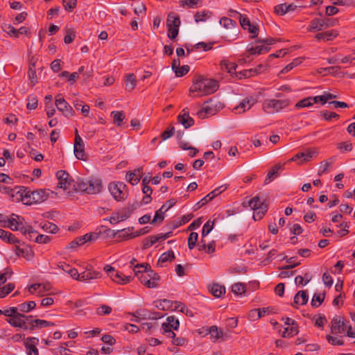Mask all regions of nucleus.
<instances>
[{
  "instance_id": "nucleus-1",
  "label": "nucleus",
  "mask_w": 355,
  "mask_h": 355,
  "mask_svg": "<svg viewBox=\"0 0 355 355\" xmlns=\"http://www.w3.org/2000/svg\"><path fill=\"white\" fill-rule=\"evenodd\" d=\"M73 187L76 191L85 192L88 194H96L101 191L102 182L98 178L78 179Z\"/></svg>"
},
{
  "instance_id": "nucleus-10",
  "label": "nucleus",
  "mask_w": 355,
  "mask_h": 355,
  "mask_svg": "<svg viewBox=\"0 0 355 355\" xmlns=\"http://www.w3.org/2000/svg\"><path fill=\"white\" fill-rule=\"evenodd\" d=\"M240 24L241 27L248 30L252 34L251 38H256L259 35V26L257 24H252L247 17L241 15Z\"/></svg>"
},
{
  "instance_id": "nucleus-40",
  "label": "nucleus",
  "mask_w": 355,
  "mask_h": 355,
  "mask_svg": "<svg viewBox=\"0 0 355 355\" xmlns=\"http://www.w3.org/2000/svg\"><path fill=\"white\" fill-rule=\"evenodd\" d=\"M11 230L12 231H20L23 234L26 235L28 233H37L35 230H33L32 226L26 225L25 222L23 223V225L12 227Z\"/></svg>"
},
{
  "instance_id": "nucleus-43",
  "label": "nucleus",
  "mask_w": 355,
  "mask_h": 355,
  "mask_svg": "<svg viewBox=\"0 0 355 355\" xmlns=\"http://www.w3.org/2000/svg\"><path fill=\"white\" fill-rule=\"evenodd\" d=\"M200 92V76H196L193 85L189 89V96L192 98H196L198 94L196 92Z\"/></svg>"
},
{
  "instance_id": "nucleus-13",
  "label": "nucleus",
  "mask_w": 355,
  "mask_h": 355,
  "mask_svg": "<svg viewBox=\"0 0 355 355\" xmlns=\"http://www.w3.org/2000/svg\"><path fill=\"white\" fill-rule=\"evenodd\" d=\"M177 119L178 123H181L184 128H189L194 124V120L189 116V110L187 107L182 110Z\"/></svg>"
},
{
  "instance_id": "nucleus-15",
  "label": "nucleus",
  "mask_w": 355,
  "mask_h": 355,
  "mask_svg": "<svg viewBox=\"0 0 355 355\" xmlns=\"http://www.w3.org/2000/svg\"><path fill=\"white\" fill-rule=\"evenodd\" d=\"M56 107L58 111L61 112L66 117L69 118L74 114L72 107L65 101V99H59Z\"/></svg>"
},
{
  "instance_id": "nucleus-48",
  "label": "nucleus",
  "mask_w": 355,
  "mask_h": 355,
  "mask_svg": "<svg viewBox=\"0 0 355 355\" xmlns=\"http://www.w3.org/2000/svg\"><path fill=\"white\" fill-rule=\"evenodd\" d=\"M325 294H314L311 302V304L313 307H318L324 300Z\"/></svg>"
},
{
  "instance_id": "nucleus-52",
  "label": "nucleus",
  "mask_w": 355,
  "mask_h": 355,
  "mask_svg": "<svg viewBox=\"0 0 355 355\" xmlns=\"http://www.w3.org/2000/svg\"><path fill=\"white\" fill-rule=\"evenodd\" d=\"M12 271L10 268H5L0 272V286L11 277Z\"/></svg>"
},
{
  "instance_id": "nucleus-11",
  "label": "nucleus",
  "mask_w": 355,
  "mask_h": 355,
  "mask_svg": "<svg viewBox=\"0 0 355 355\" xmlns=\"http://www.w3.org/2000/svg\"><path fill=\"white\" fill-rule=\"evenodd\" d=\"M39 339L36 337H28L24 341V345L27 355H39V351L37 348Z\"/></svg>"
},
{
  "instance_id": "nucleus-4",
  "label": "nucleus",
  "mask_w": 355,
  "mask_h": 355,
  "mask_svg": "<svg viewBox=\"0 0 355 355\" xmlns=\"http://www.w3.org/2000/svg\"><path fill=\"white\" fill-rule=\"evenodd\" d=\"M290 103L289 99H266L263 103V110L268 114H273L287 107Z\"/></svg>"
},
{
  "instance_id": "nucleus-14",
  "label": "nucleus",
  "mask_w": 355,
  "mask_h": 355,
  "mask_svg": "<svg viewBox=\"0 0 355 355\" xmlns=\"http://www.w3.org/2000/svg\"><path fill=\"white\" fill-rule=\"evenodd\" d=\"M136 268H143L144 270L143 272H145V273H147L148 277H149L150 282H154V284H156V287L158 285V282L160 279V277L159 275L151 269L150 264L147 263H138L137 266H135Z\"/></svg>"
},
{
  "instance_id": "nucleus-63",
  "label": "nucleus",
  "mask_w": 355,
  "mask_h": 355,
  "mask_svg": "<svg viewBox=\"0 0 355 355\" xmlns=\"http://www.w3.org/2000/svg\"><path fill=\"white\" fill-rule=\"evenodd\" d=\"M51 240V239L49 236L44 234H37L35 236L34 241L37 243L46 244L49 243Z\"/></svg>"
},
{
  "instance_id": "nucleus-31",
  "label": "nucleus",
  "mask_w": 355,
  "mask_h": 355,
  "mask_svg": "<svg viewBox=\"0 0 355 355\" xmlns=\"http://www.w3.org/2000/svg\"><path fill=\"white\" fill-rule=\"evenodd\" d=\"M167 27L179 28L180 25V17L175 13H170L168 15L166 20Z\"/></svg>"
},
{
  "instance_id": "nucleus-28",
  "label": "nucleus",
  "mask_w": 355,
  "mask_h": 355,
  "mask_svg": "<svg viewBox=\"0 0 355 355\" xmlns=\"http://www.w3.org/2000/svg\"><path fill=\"white\" fill-rule=\"evenodd\" d=\"M309 300V295L306 291H300L294 297V304L304 305L307 303Z\"/></svg>"
},
{
  "instance_id": "nucleus-57",
  "label": "nucleus",
  "mask_w": 355,
  "mask_h": 355,
  "mask_svg": "<svg viewBox=\"0 0 355 355\" xmlns=\"http://www.w3.org/2000/svg\"><path fill=\"white\" fill-rule=\"evenodd\" d=\"M5 32H6L10 36L17 38V29L10 24H4L2 26Z\"/></svg>"
},
{
  "instance_id": "nucleus-46",
  "label": "nucleus",
  "mask_w": 355,
  "mask_h": 355,
  "mask_svg": "<svg viewBox=\"0 0 355 355\" xmlns=\"http://www.w3.org/2000/svg\"><path fill=\"white\" fill-rule=\"evenodd\" d=\"M333 164V159L331 158L329 160L323 161L320 163L319 170L318 172V175L321 176L322 174L326 173L329 169V168Z\"/></svg>"
},
{
  "instance_id": "nucleus-7",
  "label": "nucleus",
  "mask_w": 355,
  "mask_h": 355,
  "mask_svg": "<svg viewBox=\"0 0 355 355\" xmlns=\"http://www.w3.org/2000/svg\"><path fill=\"white\" fill-rule=\"evenodd\" d=\"M334 25V19L329 18H314L311 21L310 25L307 28V30L310 32H315L317 31H321L328 27L333 26Z\"/></svg>"
},
{
  "instance_id": "nucleus-45",
  "label": "nucleus",
  "mask_w": 355,
  "mask_h": 355,
  "mask_svg": "<svg viewBox=\"0 0 355 355\" xmlns=\"http://www.w3.org/2000/svg\"><path fill=\"white\" fill-rule=\"evenodd\" d=\"M113 117L114 123L117 126H121V123L125 119V114L123 111H113L111 113Z\"/></svg>"
},
{
  "instance_id": "nucleus-61",
  "label": "nucleus",
  "mask_w": 355,
  "mask_h": 355,
  "mask_svg": "<svg viewBox=\"0 0 355 355\" xmlns=\"http://www.w3.org/2000/svg\"><path fill=\"white\" fill-rule=\"evenodd\" d=\"M320 116H323L326 121H331L333 119H338L339 118V115L336 112H330L327 110H323L320 112Z\"/></svg>"
},
{
  "instance_id": "nucleus-62",
  "label": "nucleus",
  "mask_w": 355,
  "mask_h": 355,
  "mask_svg": "<svg viewBox=\"0 0 355 355\" xmlns=\"http://www.w3.org/2000/svg\"><path fill=\"white\" fill-rule=\"evenodd\" d=\"M112 308L110 306L103 304L96 309V313L98 315H109L112 312Z\"/></svg>"
},
{
  "instance_id": "nucleus-59",
  "label": "nucleus",
  "mask_w": 355,
  "mask_h": 355,
  "mask_svg": "<svg viewBox=\"0 0 355 355\" xmlns=\"http://www.w3.org/2000/svg\"><path fill=\"white\" fill-rule=\"evenodd\" d=\"M280 40H281V39H279V38H272V37H268V38H264V39L259 38L256 40V42L260 43L262 44H266V45H267L266 46H268L270 45H272V44H275L277 42H279Z\"/></svg>"
},
{
  "instance_id": "nucleus-34",
  "label": "nucleus",
  "mask_w": 355,
  "mask_h": 355,
  "mask_svg": "<svg viewBox=\"0 0 355 355\" xmlns=\"http://www.w3.org/2000/svg\"><path fill=\"white\" fill-rule=\"evenodd\" d=\"M133 229L134 228L132 227L118 230L119 233L116 236L124 240L135 238L134 233H132Z\"/></svg>"
},
{
  "instance_id": "nucleus-12",
  "label": "nucleus",
  "mask_w": 355,
  "mask_h": 355,
  "mask_svg": "<svg viewBox=\"0 0 355 355\" xmlns=\"http://www.w3.org/2000/svg\"><path fill=\"white\" fill-rule=\"evenodd\" d=\"M75 141H74V154L77 159H84V143L82 138L78 135L77 129L75 130Z\"/></svg>"
},
{
  "instance_id": "nucleus-8",
  "label": "nucleus",
  "mask_w": 355,
  "mask_h": 355,
  "mask_svg": "<svg viewBox=\"0 0 355 355\" xmlns=\"http://www.w3.org/2000/svg\"><path fill=\"white\" fill-rule=\"evenodd\" d=\"M210 332V340L214 343L227 340L231 338V332L230 331L218 329L215 325L211 327Z\"/></svg>"
},
{
  "instance_id": "nucleus-23",
  "label": "nucleus",
  "mask_w": 355,
  "mask_h": 355,
  "mask_svg": "<svg viewBox=\"0 0 355 355\" xmlns=\"http://www.w3.org/2000/svg\"><path fill=\"white\" fill-rule=\"evenodd\" d=\"M345 323L340 317H334L331 320V331L333 334H340L344 331Z\"/></svg>"
},
{
  "instance_id": "nucleus-3",
  "label": "nucleus",
  "mask_w": 355,
  "mask_h": 355,
  "mask_svg": "<svg viewBox=\"0 0 355 355\" xmlns=\"http://www.w3.org/2000/svg\"><path fill=\"white\" fill-rule=\"evenodd\" d=\"M223 107L218 99L211 98L201 105V118H208L215 115Z\"/></svg>"
},
{
  "instance_id": "nucleus-17",
  "label": "nucleus",
  "mask_w": 355,
  "mask_h": 355,
  "mask_svg": "<svg viewBox=\"0 0 355 355\" xmlns=\"http://www.w3.org/2000/svg\"><path fill=\"white\" fill-rule=\"evenodd\" d=\"M134 272L135 275L137 277L140 282L148 288H153L156 287V284H154L153 281L150 282L149 277L147 275V273H145V272L137 270V268L135 267Z\"/></svg>"
},
{
  "instance_id": "nucleus-64",
  "label": "nucleus",
  "mask_w": 355,
  "mask_h": 355,
  "mask_svg": "<svg viewBox=\"0 0 355 355\" xmlns=\"http://www.w3.org/2000/svg\"><path fill=\"white\" fill-rule=\"evenodd\" d=\"M62 4L65 10L71 12L76 7L77 1L76 0H62Z\"/></svg>"
},
{
  "instance_id": "nucleus-51",
  "label": "nucleus",
  "mask_w": 355,
  "mask_h": 355,
  "mask_svg": "<svg viewBox=\"0 0 355 355\" xmlns=\"http://www.w3.org/2000/svg\"><path fill=\"white\" fill-rule=\"evenodd\" d=\"M299 331L296 325H291V327H288L284 329V331L282 333V337H292L294 335H297L298 334Z\"/></svg>"
},
{
  "instance_id": "nucleus-24",
  "label": "nucleus",
  "mask_w": 355,
  "mask_h": 355,
  "mask_svg": "<svg viewBox=\"0 0 355 355\" xmlns=\"http://www.w3.org/2000/svg\"><path fill=\"white\" fill-rule=\"evenodd\" d=\"M257 99L252 96H248L245 98L238 106H236L234 109L239 110L242 109L243 112L245 110H248L250 107L257 103Z\"/></svg>"
},
{
  "instance_id": "nucleus-49",
  "label": "nucleus",
  "mask_w": 355,
  "mask_h": 355,
  "mask_svg": "<svg viewBox=\"0 0 355 355\" xmlns=\"http://www.w3.org/2000/svg\"><path fill=\"white\" fill-rule=\"evenodd\" d=\"M220 66L223 69H225L228 73H232L235 71L237 65L234 62H230L227 60H223L220 62Z\"/></svg>"
},
{
  "instance_id": "nucleus-2",
  "label": "nucleus",
  "mask_w": 355,
  "mask_h": 355,
  "mask_svg": "<svg viewBox=\"0 0 355 355\" xmlns=\"http://www.w3.org/2000/svg\"><path fill=\"white\" fill-rule=\"evenodd\" d=\"M247 204L254 211L253 214V219L254 220H261L267 212L268 205L264 200H261L258 196L250 200Z\"/></svg>"
},
{
  "instance_id": "nucleus-19",
  "label": "nucleus",
  "mask_w": 355,
  "mask_h": 355,
  "mask_svg": "<svg viewBox=\"0 0 355 355\" xmlns=\"http://www.w3.org/2000/svg\"><path fill=\"white\" fill-rule=\"evenodd\" d=\"M209 292L215 297H221L225 294V287L218 283H214L208 286Z\"/></svg>"
},
{
  "instance_id": "nucleus-42",
  "label": "nucleus",
  "mask_w": 355,
  "mask_h": 355,
  "mask_svg": "<svg viewBox=\"0 0 355 355\" xmlns=\"http://www.w3.org/2000/svg\"><path fill=\"white\" fill-rule=\"evenodd\" d=\"M35 62H31L29 65V69L28 71V76L30 79L32 86H34L37 83V78L35 69Z\"/></svg>"
},
{
  "instance_id": "nucleus-9",
  "label": "nucleus",
  "mask_w": 355,
  "mask_h": 355,
  "mask_svg": "<svg viewBox=\"0 0 355 355\" xmlns=\"http://www.w3.org/2000/svg\"><path fill=\"white\" fill-rule=\"evenodd\" d=\"M56 178L58 180V187L64 190L69 189L73 181L69 178V174L66 171H58L56 173Z\"/></svg>"
},
{
  "instance_id": "nucleus-60",
  "label": "nucleus",
  "mask_w": 355,
  "mask_h": 355,
  "mask_svg": "<svg viewBox=\"0 0 355 355\" xmlns=\"http://www.w3.org/2000/svg\"><path fill=\"white\" fill-rule=\"evenodd\" d=\"M164 214L165 212L164 210H162L161 208H159L158 210L155 211L154 218L153 220L151 221L152 224H154L157 222L162 223L164 219Z\"/></svg>"
},
{
  "instance_id": "nucleus-29",
  "label": "nucleus",
  "mask_w": 355,
  "mask_h": 355,
  "mask_svg": "<svg viewBox=\"0 0 355 355\" xmlns=\"http://www.w3.org/2000/svg\"><path fill=\"white\" fill-rule=\"evenodd\" d=\"M179 320L175 318V316H168L166 318V322H164L162 324V328H169L173 330H177L179 327Z\"/></svg>"
},
{
  "instance_id": "nucleus-55",
  "label": "nucleus",
  "mask_w": 355,
  "mask_h": 355,
  "mask_svg": "<svg viewBox=\"0 0 355 355\" xmlns=\"http://www.w3.org/2000/svg\"><path fill=\"white\" fill-rule=\"evenodd\" d=\"M232 291L235 295H241L245 291V286L243 283H235L232 286Z\"/></svg>"
},
{
  "instance_id": "nucleus-16",
  "label": "nucleus",
  "mask_w": 355,
  "mask_h": 355,
  "mask_svg": "<svg viewBox=\"0 0 355 355\" xmlns=\"http://www.w3.org/2000/svg\"><path fill=\"white\" fill-rule=\"evenodd\" d=\"M314 153L307 150L305 152H300L288 159V162H298V164L309 162L313 156Z\"/></svg>"
},
{
  "instance_id": "nucleus-58",
  "label": "nucleus",
  "mask_w": 355,
  "mask_h": 355,
  "mask_svg": "<svg viewBox=\"0 0 355 355\" xmlns=\"http://www.w3.org/2000/svg\"><path fill=\"white\" fill-rule=\"evenodd\" d=\"M198 239V234L197 232H191L188 238V247L192 250L196 244Z\"/></svg>"
},
{
  "instance_id": "nucleus-37",
  "label": "nucleus",
  "mask_w": 355,
  "mask_h": 355,
  "mask_svg": "<svg viewBox=\"0 0 355 355\" xmlns=\"http://www.w3.org/2000/svg\"><path fill=\"white\" fill-rule=\"evenodd\" d=\"M35 306L36 304L34 301H28L19 304L17 308L22 313H28L34 309Z\"/></svg>"
},
{
  "instance_id": "nucleus-47",
  "label": "nucleus",
  "mask_w": 355,
  "mask_h": 355,
  "mask_svg": "<svg viewBox=\"0 0 355 355\" xmlns=\"http://www.w3.org/2000/svg\"><path fill=\"white\" fill-rule=\"evenodd\" d=\"M40 226L43 230L52 234H55L58 231V227L56 225L48 221L41 223Z\"/></svg>"
},
{
  "instance_id": "nucleus-30",
  "label": "nucleus",
  "mask_w": 355,
  "mask_h": 355,
  "mask_svg": "<svg viewBox=\"0 0 355 355\" xmlns=\"http://www.w3.org/2000/svg\"><path fill=\"white\" fill-rule=\"evenodd\" d=\"M133 277L130 275L125 276L122 272L116 271L114 272V282L119 284H126L131 282Z\"/></svg>"
},
{
  "instance_id": "nucleus-18",
  "label": "nucleus",
  "mask_w": 355,
  "mask_h": 355,
  "mask_svg": "<svg viewBox=\"0 0 355 355\" xmlns=\"http://www.w3.org/2000/svg\"><path fill=\"white\" fill-rule=\"evenodd\" d=\"M102 277V273L99 271L92 270L91 268H87L84 272H80V281H89L95 279H99Z\"/></svg>"
},
{
  "instance_id": "nucleus-25",
  "label": "nucleus",
  "mask_w": 355,
  "mask_h": 355,
  "mask_svg": "<svg viewBox=\"0 0 355 355\" xmlns=\"http://www.w3.org/2000/svg\"><path fill=\"white\" fill-rule=\"evenodd\" d=\"M284 164H277L272 166L267 174L266 178L265 180V184L270 182L272 179L277 178L279 175V171L284 170Z\"/></svg>"
},
{
  "instance_id": "nucleus-22",
  "label": "nucleus",
  "mask_w": 355,
  "mask_h": 355,
  "mask_svg": "<svg viewBox=\"0 0 355 355\" xmlns=\"http://www.w3.org/2000/svg\"><path fill=\"white\" fill-rule=\"evenodd\" d=\"M142 174V168H138L128 173L125 175L126 180L132 185H136L140 181Z\"/></svg>"
},
{
  "instance_id": "nucleus-36",
  "label": "nucleus",
  "mask_w": 355,
  "mask_h": 355,
  "mask_svg": "<svg viewBox=\"0 0 355 355\" xmlns=\"http://www.w3.org/2000/svg\"><path fill=\"white\" fill-rule=\"evenodd\" d=\"M155 306L158 309L166 311L173 307V302L164 299L155 302Z\"/></svg>"
},
{
  "instance_id": "nucleus-5",
  "label": "nucleus",
  "mask_w": 355,
  "mask_h": 355,
  "mask_svg": "<svg viewBox=\"0 0 355 355\" xmlns=\"http://www.w3.org/2000/svg\"><path fill=\"white\" fill-rule=\"evenodd\" d=\"M108 189L112 197L117 201L125 200L128 196L127 186L124 182H110Z\"/></svg>"
},
{
  "instance_id": "nucleus-20",
  "label": "nucleus",
  "mask_w": 355,
  "mask_h": 355,
  "mask_svg": "<svg viewBox=\"0 0 355 355\" xmlns=\"http://www.w3.org/2000/svg\"><path fill=\"white\" fill-rule=\"evenodd\" d=\"M24 318H25V314L18 313L13 318L8 319L7 322L13 327L24 329V326H26V322Z\"/></svg>"
},
{
  "instance_id": "nucleus-21",
  "label": "nucleus",
  "mask_w": 355,
  "mask_h": 355,
  "mask_svg": "<svg viewBox=\"0 0 355 355\" xmlns=\"http://www.w3.org/2000/svg\"><path fill=\"white\" fill-rule=\"evenodd\" d=\"M31 194L32 204L42 202L47 199L49 196L45 189L33 191Z\"/></svg>"
},
{
  "instance_id": "nucleus-27",
  "label": "nucleus",
  "mask_w": 355,
  "mask_h": 355,
  "mask_svg": "<svg viewBox=\"0 0 355 355\" xmlns=\"http://www.w3.org/2000/svg\"><path fill=\"white\" fill-rule=\"evenodd\" d=\"M296 6L293 4L282 3L275 7V12L279 15H284L289 11H293Z\"/></svg>"
},
{
  "instance_id": "nucleus-50",
  "label": "nucleus",
  "mask_w": 355,
  "mask_h": 355,
  "mask_svg": "<svg viewBox=\"0 0 355 355\" xmlns=\"http://www.w3.org/2000/svg\"><path fill=\"white\" fill-rule=\"evenodd\" d=\"M28 103L26 104V107L28 110H35L37 108L38 105V100L35 95L30 94L28 96Z\"/></svg>"
},
{
  "instance_id": "nucleus-35",
  "label": "nucleus",
  "mask_w": 355,
  "mask_h": 355,
  "mask_svg": "<svg viewBox=\"0 0 355 355\" xmlns=\"http://www.w3.org/2000/svg\"><path fill=\"white\" fill-rule=\"evenodd\" d=\"M175 259V254L173 250H168L166 252H164L161 254L158 259L157 264H160L161 266L162 263L169 261L171 262Z\"/></svg>"
},
{
  "instance_id": "nucleus-33",
  "label": "nucleus",
  "mask_w": 355,
  "mask_h": 355,
  "mask_svg": "<svg viewBox=\"0 0 355 355\" xmlns=\"http://www.w3.org/2000/svg\"><path fill=\"white\" fill-rule=\"evenodd\" d=\"M9 223L8 227L11 229L12 227H17L23 225L25 222L24 218L15 214L10 215V218L8 220Z\"/></svg>"
},
{
  "instance_id": "nucleus-32",
  "label": "nucleus",
  "mask_w": 355,
  "mask_h": 355,
  "mask_svg": "<svg viewBox=\"0 0 355 355\" xmlns=\"http://www.w3.org/2000/svg\"><path fill=\"white\" fill-rule=\"evenodd\" d=\"M52 99L53 97L51 95H47L44 98L46 115L49 118L53 116L55 112V110L52 103Z\"/></svg>"
},
{
  "instance_id": "nucleus-54",
  "label": "nucleus",
  "mask_w": 355,
  "mask_h": 355,
  "mask_svg": "<svg viewBox=\"0 0 355 355\" xmlns=\"http://www.w3.org/2000/svg\"><path fill=\"white\" fill-rule=\"evenodd\" d=\"M15 288V285L12 283H9L0 288V298H3L10 293H11Z\"/></svg>"
},
{
  "instance_id": "nucleus-26",
  "label": "nucleus",
  "mask_w": 355,
  "mask_h": 355,
  "mask_svg": "<svg viewBox=\"0 0 355 355\" xmlns=\"http://www.w3.org/2000/svg\"><path fill=\"white\" fill-rule=\"evenodd\" d=\"M338 33L335 30L327 31L320 33L315 35V38L318 40L330 41L338 36Z\"/></svg>"
},
{
  "instance_id": "nucleus-41",
  "label": "nucleus",
  "mask_w": 355,
  "mask_h": 355,
  "mask_svg": "<svg viewBox=\"0 0 355 355\" xmlns=\"http://www.w3.org/2000/svg\"><path fill=\"white\" fill-rule=\"evenodd\" d=\"M137 80L135 76L133 73H130L126 76L125 79V88L128 92L133 90L136 86Z\"/></svg>"
},
{
  "instance_id": "nucleus-38",
  "label": "nucleus",
  "mask_w": 355,
  "mask_h": 355,
  "mask_svg": "<svg viewBox=\"0 0 355 355\" xmlns=\"http://www.w3.org/2000/svg\"><path fill=\"white\" fill-rule=\"evenodd\" d=\"M266 69V65L259 64L257 66L255 69H252L250 70H245L243 71V76H244L246 78H249L252 76H254V74L260 73L265 71Z\"/></svg>"
},
{
  "instance_id": "nucleus-44",
  "label": "nucleus",
  "mask_w": 355,
  "mask_h": 355,
  "mask_svg": "<svg viewBox=\"0 0 355 355\" xmlns=\"http://www.w3.org/2000/svg\"><path fill=\"white\" fill-rule=\"evenodd\" d=\"M219 22L221 26L227 29H232L237 25L236 21L226 17H222Z\"/></svg>"
},
{
  "instance_id": "nucleus-39",
  "label": "nucleus",
  "mask_w": 355,
  "mask_h": 355,
  "mask_svg": "<svg viewBox=\"0 0 355 355\" xmlns=\"http://www.w3.org/2000/svg\"><path fill=\"white\" fill-rule=\"evenodd\" d=\"M270 47L264 45H261L257 46L255 47H251L250 49H248V52L250 53V55H261L263 53H268V51H270Z\"/></svg>"
},
{
  "instance_id": "nucleus-56",
  "label": "nucleus",
  "mask_w": 355,
  "mask_h": 355,
  "mask_svg": "<svg viewBox=\"0 0 355 355\" xmlns=\"http://www.w3.org/2000/svg\"><path fill=\"white\" fill-rule=\"evenodd\" d=\"M214 225V220H209L202 227V230L201 232L202 236H207L212 230Z\"/></svg>"
},
{
  "instance_id": "nucleus-53",
  "label": "nucleus",
  "mask_w": 355,
  "mask_h": 355,
  "mask_svg": "<svg viewBox=\"0 0 355 355\" xmlns=\"http://www.w3.org/2000/svg\"><path fill=\"white\" fill-rule=\"evenodd\" d=\"M313 104V100H312V97L311 96H309V97H307V98H305L302 100H300V101H298L295 107V108L297 109H300V108H302V107H310Z\"/></svg>"
},
{
  "instance_id": "nucleus-6",
  "label": "nucleus",
  "mask_w": 355,
  "mask_h": 355,
  "mask_svg": "<svg viewBox=\"0 0 355 355\" xmlns=\"http://www.w3.org/2000/svg\"><path fill=\"white\" fill-rule=\"evenodd\" d=\"M218 88V80L201 76V96L212 94L215 93Z\"/></svg>"
}]
</instances>
